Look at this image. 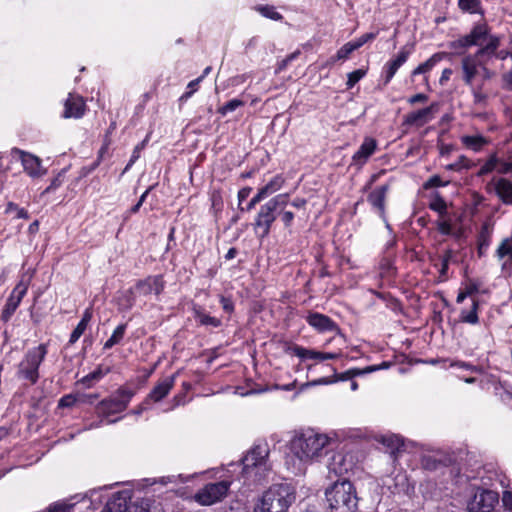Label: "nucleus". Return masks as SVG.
<instances>
[{
    "mask_svg": "<svg viewBox=\"0 0 512 512\" xmlns=\"http://www.w3.org/2000/svg\"><path fill=\"white\" fill-rule=\"evenodd\" d=\"M329 443L330 439L327 435L307 430L296 434L291 439L290 451L300 461L308 462L322 456Z\"/></svg>",
    "mask_w": 512,
    "mask_h": 512,
    "instance_id": "1",
    "label": "nucleus"
},
{
    "mask_svg": "<svg viewBox=\"0 0 512 512\" xmlns=\"http://www.w3.org/2000/svg\"><path fill=\"white\" fill-rule=\"evenodd\" d=\"M468 159L465 156H460L455 163L446 166L447 170L459 171L463 168H468Z\"/></svg>",
    "mask_w": 512,
    "mask_h": 512,
    "instance_id": "51",
    "label": "nucleus"
},
{
    "mask_svg": "<svg viewBox=\"0 0 512 512\" xmlns=\"http://www.w3.org/2000/svg\"><path fill=\"white\" fill-rule=\"evenodd\" d=\"M461 143L468 149L479 152L484 146L490 143V140L480 134L464 135L461 137Z\"/></svg>",
    "mask_w": 512,
    "mask_h": 512,
    "instance_id": "25",
    "label": "nucleus"
},
{
    "mask_svg": "<svg viewBox=\"0 0 512 512\" xmlns=\"http://www.w3.org/2000/svg\"><path fill=\"white\" fill-rule=\"evenodd\" d=\"M330 473H334L337 476H342L351 469V464L346 463V458L342 454H336L332 457L331 462L328 465Z\"/></svg>",
    "mask_w": 512,
    "mask_h": 512,
    "instance_id": "26",
    "label": "nucleus"
},
{
    "mask_svg": "<svg viewBox=\"0 0 512 512\" xmlns=\"http://www.w3.org/2000/svg\"><path fill=\"white\" fill-rule=\"evenodd\" d=\"M289 194H278L261 205L255 217L254 230L261 237L265 238L269 235L272 224L281 212L288 206Z\"/></svg>",
    "mask_w": 512,
    "mask_h": 512,
    "instance_id": "4",
    "label": "nucleus"
},
{
    "mask_svg": "<svg viewBox=\"0 0 512 512\" xmlns=\"http://www.w3.org/2000/svg\"><path fill=\"white\" fill-rule=\"evenodd\" d=\"M194 318L203 326L219 327L221 325L220 319L206 314L201 308H194Z\"/></svg>",
    "mask_w": 512,
    "mask_h": 512,
    "instance_id": "31",
    "label": "nucleus"
},
{
    "mask_svg": "<svg viewBox=\"0 0 512 512\" xmlns=\"http://www.w3.org/2000/svg\"><path fill=\"white\" fill-rule=\"evenodd\" d=\"M244 104L245 102L240 99H232L223 106L219 107L218 113L225 116L226 114L235 111L237 108L242 107Z\"/></svg>",
    "mask_w": 512,
    "mask_h": 512,
    "instance_id": "43",
    "label": "nucleus"
},
{
    "mask_svg": "<svg viewBox=\"0 0 512 512\" xmlns=\"http://www.w3.org/2000/svg\"><path fill=\"white\" fill-rule=\"evenodd\" d=\"M499 501L497 492L488 489H477L468 503L470 512H491Z\"/></svg>",
    "mask_w": 512,
    "mask_h": 512,
    "instance_id": "10",
    "label": "nucleus"
},
{
    "mask_svg": "<svg viewBox=\"0 0 512 512\" xmlns=\"http://www.w3.org/2000/svg\"><path fill=\"white\" fill-rule=\"evenodd\" d=\"M47 353L48 345L45 343L28 349L17 366V378L25 380L31 385L36 384L40 378V365L44 361Z\"/></svg>",
    "mask_w": 512,
    "mask_h": 512,
    "instance_id": "5",
    "label": "nucleus"
},
{
    "mask_svg": "<svg viewBox=\"0 0 512 512\" xmlns=\"http://www.w3.org/2000/svg\"><path fill=\"white\" fill-rule=\"evenodd\" d=\"M498 163H500V159L498 158L497 154L494 153L490 155L485 164L480 168L478 176H484L488 173H491L496 168Z\"/></svg>",
    "mask_w": 512,
    "mask_h": 512,
    "instance_id": "41",
    "label": "nucleus"
},
{
    "mask_svg": "<svg viewBox=\"0 0 512 512\" xmlns=\"http://www.w3.org/2000/svg\"><path fill=\"white\" fill-rule=\"evenodd\" d=\"M11 154L21 161L24 171L31 177H39L45 173L41 166V160L37 156L18 148H13Z\"/></svg>",
    "mask_w": 512,
    "mask_h": 512,
    "instance_id": "12",
    "label": "nucleus"
},
{
    "mask_svg": "<svg viewBox=\"0 0 512 512\" xmlns=\"http://www.w3.org/2000/svg\"><path fill=\"white\" fill-rule=\"evenodd\" d=\"M269 454L270 448L267 442H256L242 459L244 472L250 474L255 471V477L258 480L264 478L272 469Z\"/></svg>",
    "mask_w": 512,
    "mask_h": 512,
    "instance_id": "6",
    "label": "nucleus"
},
{
    "mask_svg": "<svg viewBox=\"0 0 512 512\" xmlns=\"http://www.w3.org/2000/svg\"><path fill=\"white\" fill-rule=\"evenodd\" d=\"M220 303L222 305V308L225 312L231 313L234 309L233 303L230 299L222 296L220 299Z\"/></svg>",
    "mask_w": 512,
    "mask_h": 512,
    "instance_id": "62",
    "label": "nucleus"
},
{
    "mask_svg": "<svg viewBox=\"0 0 512 512\" xmlns=\"http://www.w3.org/2000/svg\"><path fill=\"white\" fill-rule=\"evenodd\" d=\"M429 208L437 212L441 218L447 216V204L438 192L434 194L432 201L429 203Z\"/></svg>",
    "mask_w": 512,
    "mask_h": 512,
    "instance_id": "33",
    "label": "nucleus"
},
{
    "mask_svg": "<svg viewBox=\"0 0 512 512\" xmlns=\"http://www.w3.org/2000/svg\"><path fill=\"white\" fill-rule=\"evenodd\" d=\"M449 184L448 181H442L438 175L430 177L424 184L423 188L428 190L434 187H445Z\"/></svg>",
    "mask_w": 512,
    "mask_h": 512,
    "instance_id": "48",
    "label": "nucleus"
},
{
    "mask_svg": "<svg viewBox=\"0 0 512 512\" xmlns=\"http://www.w3.org/2000/svg\"><path fill=\"white\" fill-rule=\"evenodd\" d=\"M382 443L391 449V452L399 451V449L403 446V440L397 435H389L384 436L382 438Z\"/></svg>",
    "mask_w": 512,
    "mask_h": 512,
    "instance_id": "40",
    "label": "nucleus"
},
{
    "mask_svg": "<svg viewBox=\"0 0 512 512\" xmlns=\"http://www.w3.org/2000/svg\"><path fill=\"white\" fill-rule=\"evenodd\" d=\"M357 50L355 45L350 41L346 44H344L336 53L334 57L331 58L330 62L334 63L336 60H346L349 55Z\"/></svg>",
    "mask_w": 512,
    "mask_h": 512,
    "instance_id": "39",
    "label": "nucleus"
},
{
    "mask_svg": "<svg viewBox=\"0 0 512 512\" xmlns=\"http://www.w3.org/2000/svg\"><path fill=\"white\" fill-rule=\"evenodd\" d=\"M366 74V71L363 70V69H357V70H354L350 73H348L347 77V82H346V85H347V88L350 89L352 87H354V85L359 82Z\"/></svg>",
    "mask_w": 512,
    "mask_h": 512,
    "instance_id": "44",
    "label": "nucleus"
},
{
    "mask_svg": "<svg viewBox=\"0 0 512 512\" xmlns=\"http://www.w3.org/2000/svg\"><path fill=\"white\" fill-rule=\"evenodd\" d=\"M437 229L443 235H450L452 233V225L449 220L442 218L437 222Z\"/></svg>",
    "mask_w": 512,
    "mask_h": 512,
    "instance_id": "52",
    "label": "nucleus"
},
{
    "mask_svg": "<svg viewBox=\"0 0 512 512\" xmlns=\"http://www.w3.org/2000/svg\"><path fill=\"white\" fill-rule=\"evenodd\" d=\"M500 46V38L495 35L489 36L488 42L480 48L476 53L484 59H488L490 63L493 58V53L498 50Z\"/></svg>",
    "mask_w": 512,
    "mask_h": 512,
    "instance_id": "28",
    "label": "nucleus"
},
{
    "mask_svg": "<svg viewBox=\"0 0 512 512\" xmlns=\"http://www.w3.org/2000/svg\"><path fill=\"white\" fill-rule=\"evenodd\" d=\"M278 216L280 217L281 221L283 222L286 228L292 225V222L295 217L294 213L290 210H286V208L283 209L281 212H278Z\"/></svg>",
    "mask_w": 512,
    "mask_h": 512,
    "instance_id": "50",
    "label": "nucleus"
},
{
    "mask_svg": "<svg viewBox=\"0 0 512 512\" xmlns=\"http://www.w3.org/2000/svg\"><path fill=\"white\" fill-rule=\"evenodd\" d=\"M376 36H377V33L369 32V33H365V34L361 35L359 38H357L351 42L353 43V45H355L356 49H358L361 46H363L364 44H366L367 42L374 40L376 38Z\"/></svg>",
    "mask_w": 512,
    "mask_h": 512,
    "instance_id": "49",
    "label": "nucleus"
},
{
    "mask_svg": "<svg viewBox=\"0 0 512 512\" xmlns=\"http://www.w3.org/2000/svg\"><path fill=\"white\" fill-rule=\"evenodd\" d=\"M295 501V490L287 483L272 485L264 492L255 512H287Z\"/></svg>",
    "mask_w": 512,
    "mask_h": 512,
    "instance_id": "2",
    "label": "nucleus"
},
{
    "mask_svg": "<svg viewBox=\"0 0 512 512\" xmlns=\"http://www.w3.org/2000/svg\"><path fill=\"white\" fill-rule=\"evenodd\" d=\"M502 502L506 512H512V492L505 491L503 493Z\"/></svg>",
    "mask_w": 512,
    "mask_h": 512,
    "instance_id": "60",
    "label": "nucleus"
},
{
    "mask_svg": "<svg viewBox=\"0 0 512 512\" xmlns=\"http://www.w3.org/2000/svg\"><path fill=\"white\" fill-rule=\"evenodd\" d=\"M388 189V185H382L375 188L368 196V201L378 210L380 216L384 215L385 199Z\"/></svg>",
    "mask_w": 512,
    "mask_h": 512,
    "instance_id": "22",
    "label": "nucleus"
},
{
    "mask_svg": "<svg viewBox=\"0 0 512 512\" xmlns=\"http://www.w3.org/2000/svg\"><path fill=\"white\" fill-rule=\"evenodd\" d=\"M126 331V324H121L116 327L111 337L104 343V349H111L114 345L120 343Z\"/></svg>",
    "mask_w": 512,
    "mask_h": 512,
    "instance_id": "35",
    "label": "nucleus"
},
{
    "mask_svg": "<svg viewBox=\"0 0 512 512\" xmlns=\"http://www.w3.org/2000/svg\"><path fill=\"white\" fill-rule=\"evenodd\" d=\"M490 232L484 227L478 237V254L482 256L490 245Z\"/></svg>",
    "mask_w": 512,
    "mask_h": 512,
    "instance_id": "38",
    "label": "nucleus"
},
{
    "mask_svg": "<svg viewBox=\"0 0 512 512\" xmlns=\"http://www.w3.org/2000/svg\"><path fill=\"white\" fill-rule=\"evenodd\" d=\"M443 58L442 53H435L433 54L429 59H427L425 62L421 63L419 66H417L411 73V76L414 77L416 75L420 74H426L430 72L433 67L441 61Z\"/></svg>",
    "mask_w": 512,
    "mask_h": 512,
    "instance_id": "29",
    "label": "nucleus"
},
{
    "mask_svg": "<svg viewBox=\"0 0 512 512\" xmlns=\"http://www.w3.org/2000/svg\"><path fill=\"white\" fill-rule=\"evenodd\" d=\"M110 369H104L101 365L98 366L94 371L84 376L80 383H82L86 388H91L94 383L100 381L107 373H109Z\"/></svg>",
    "mask_w": 512,
    "mask_h": 512,
    "instance_id": "30",
    "label": "nucleus"
},
{
    "mask_svg": "<svg viewBox=\"0 0 512 512\" xmlns=\"http://www.w3.org/2000/svg\"><path fill=\"white\" fill-rule=\"evenodd\" d=\"M255 9L262 16L269 18L271 20L280 21L283 19V16L279 12H277L273 6L258 5Z\"/></svg>",
    "mask_w": 512,
    "mask_h": 512,
    "instance_id": "36",
    "label": "nucleus"
},
{
    "mask_svg": "<svg viewBox=\"0 0 512 512\" xmlns=\"http://www.w3.org/2000/svg\"><path fill=\"white\" fill-rule=\"evenodd\" d=\"M64 107V118H81L85 113L86 105L83 97L70 93Z\"/></svg>",
    "mask_w": 512,
    "mask_h": 512,
    "instance_id": "16",
    "label": "nucleus"
},
{
    "mask_svg": "<svg viewBox=\"0 0 512 512\" xmlns=\"http://www.w3.org/2000/svg\"><path fill=\"white\" fill-rule=\"evenodd\" d=\"M138 294L134 288H130L123 292L122 297L119 300V304L123 306L125 309H130L134 305L135 296Z\"/></svg>",
    "mask_w": 512,
    "mask_h": 512,
    "instance_id": "42",
    "label": "nucleus"
},
{
    "mask_svg": "<svg viewBox=\"0 0 512 512\" xmlns=\"http://www.w3.org/2000/svg\"><path fill=\"white\" fill-rule=\"evenodd\" d=\"M411 51L406 47L401 48L395 58L389 60L383 67L384 83L388 84L398 69L408 60Z\"/></svg>",
    "mask_w": 512,
    "mask_h": 512,
    "instance_id": "14",
    "label": "nucleus"
},
{
    "mask_svg": "<svg viewBox=\"0 0 512 512\" xmlns=\"http://www.w3.org/2000/svg\"><path fill=\"white\" fill-rule=\"evenodd\" d=\"M458 7L461 11L476 14L481 12V0H458Z\"/></svg>",
    "mask_w": 512,
    "mask_h": 512,
    "instance_id": "34",
    "label": "nucleus"
},
{
    "mask_svg": "<svg viewBox=\"0 0 512 512\" xmlns=\"http://www.w3.org/2000/svg\"><path fill=\"white\" fill-rule=\"evenodd\" d=\"M75 503L57 501L49 505L43 512H73Z\"/></svg>",
    "mask_w": 512,
    "mask_h": 512,
    "instance_id": "37",
    "label": "nucleus"
},
{
    "mask_svg": "<svg viewBox=\"0 0 512 512\" xmlns=\"http://www.w3.org/2000/svg\"><path fill=\"white\" fill-rule=\"evenodd\" d=\"M15 212L16 213V218H23V219H28L29 218V214L28 212L23 209V208H19L17 204L13 203V202H9L6 206V209H5V213L6 214H11Z\"/></svg>",
    "mask_w": 512,
    "mask_h": 512,
    "instance_id": "47",
    "label": "nucleus"
},
{
    "mask_svg": "<svg viewBox=\"0 0 512 512\" xmlns=\"http://www.w3.org/2000/svg\"><path fill=\"white\" fill-rule=\"evenodd\" d=\"M496 257L499 260H504L502 263V270H506L512 264V240L505 238L501 241L496 249Z\"/></svg>",
    "mask_w": 512,
    "mask_h": 512,
    "instance_id": "23",
    "label": "nucleus"
},
{
    "mask_svg": "<svg viewBox=\"0 0 512 512\" xmlns=\"http://www.w3.org/2000/svg\"><path fill=\"white\" fill-rule=\"evenodd\" d=\"M469 34L475 40L477 45H481V40H483L487 35V27L485 25H477Z\"/></svg>",
    "mask_w": 512,
    "mask_h": 512,
    "instance_id": "46",
    "label": "nucleus"
},
{
    "mask_svg": "<svg viewBox=\"0 0 512 512\" xmlns=\"http://www.w3.org/2000/svg\"><path fill=\"white\" fill-rule=\"evenodd\" d=\"M325 495L330 512H356L358 498L350 481H336Z\"/></svg>",
    "mask_w": 512,
    "mask_h": 512,
    "instance_id": "3",
    "label": "nucleus"
},
{
    "mask_svg": "<svg viewBox=\"0 0 512 512\" xmlns=\"http://www.w3.org/2000/svg\"><path fill=\"white\" fill-rule=\"evenodd\" d=\"M134 392L126 388H119L109 398L103 399L96 406L97 414L102 418H108L111 415L123 412L132 397Z\"/></svg>",
    "mask_w": 512,
    "mask_h": 512,
    "instance_id": "8",
    "label": "nucleus"
},
{
    "mask_svg": "<svg viewBox=\"0 0 512 512\" xmlns=\"http://www.w3.org/2000/svg\"><path fill=\"white\" fill-rule=\"evenodd\" d=\"M77 399L72 394L64 395L60 398L58 406L61 408L72 407L76 403Z\"/></svg>",
    "mask_w": 512,
    "mask_h": 512,
    "instance_id": "56",
    "label": "nucleus"
},
{
    "mask_svg": "<svg viewBox=\"0 0 512 512\" xmlns=\"http://www.w3.org/2000/svg\"><path fill=\"white\" fill-rule=\"evenodd\" d=\"M427 100H428V96L426 94L418 93V94H415V95L411 96L408 99V102L410 104H416V103H424Z\"/></svg>",
    "mask_w": 512,
    "mask_h": 512,
    "instance_id": "61",
    "label": "nucleus"
},
{
    "mask_svg": "<svg viewBox=\"0 0 512 512\" xmlns=\"http://www.w3.org/2000/svg\"><path fill=\"white\" fill-rule=\"evenodd\" d=\"M496 194L505 204H512V182L506 178H499L494 182Z\"/></svg>",
    "mask_w": 512,
    "mask_h": 512,
    "instance_id": "24",
    "label": "nucleus"
},
{
    "mask_svg": "<svg viewBox=\"0 0 512 512\" xmlns=\"http://www.w3.org/2000/svg\"><path fill=\"white\" fill-rule=\"evenodd\" d=\"M289 204L296 209H303V208H305L307 201L304 198L298 197V198H295L294 200H292L291 202L289 201L288 205Z\"/></svg>",
    "mask_w": 512,
    "mask_h": 512,
    "instance_id": "63",
    "label": "nucleus"
},
{
    "mask_svg": "<svg viewBox=\"0 0 512 512\" xmlns=\"http://www.w3.org/2000/svg\"><path fill=\"white\" fill-rule=\"evenodd\" d=\"M283 184H284V179L280 175H276L267 183V186L270 188V190L274 191V193H275L281 189Z\"/></svg>",
    "mask_w": 512,
    "mask_h": 512,
    "instance_id": "53",
    "label": "nucleus"
},
{
    "mask_svg": "<svg viewBox=\"0 0 512 512\" xmlns=\"http://www.w3.org/2000/svg\"><path fill=\"white\" fill-rule=\"evenodd\" d=\"M499 168L498 172L500 174H508L512 172V155L508 158L507 161L500 160V163H498Z\"/></svg>",
    "mask_w": 512,
    "mask_h": 512,
    "instance_id": "57",
    "label": "nucleus"
},
{
    "mask_svg": "<svg viewBox=\"0 0 512 512\" xmlns=\"http://www.w3.org/2000/svg\"><path fill=\"white\" fill-rule=\"evenodd\" d=\"M63 183V172L59 173L50 183V185L43 191V194L50 193L57 189Z\"/></svg>",
    "mask_w": 512,
    "mask_h": 512,
    "instance_id": "54",
    "label": "nucleus"
},
{
    "mask_svg": "<svg viewBox=\"0 0 512 512\" xmlns=\"http://www.w3.org/2000/svg\"><path fill=\"white\" fill-rule=\"evenodd\" d=\"M305 319L311 327L320 333L338 330L337 324L324 314L309 312Z\"/></svg>",
    "mask_w": 512,
    "mask_h": 512,
    "instance_id": "15",
    "label": "nucleus"
},
{
    "mask_svg": "<svg viewBox=\"0 0 512 512\" xmlns=\"http://www.w3.org/2000/svg\"><path fill=\"white\" fill-rule=\"evenodd\" d=\"M377 147L376 140L373 138H365L359 149L352 157L353 164L357 166L364 165L369 157L375 152Z\"/></svg>",
    "mask_w": 512,
    "mask_h": 512,
    "instance_id": "20",
    "label": "nucleus"
},
{
    "mask_svg": "<svg viewBox=\"0 0 512 512\" xmlns=\"http://www.w3.org/2000/svg\"><path fill=\"white\" fill-rule=\"evenodd\" d=\"M293 353L301 360H316L325 361L333 360L340 357V353L320 352L312 349H307L302 346H294Z\"/></svg>",
    "mask_w": 512,
    "mask_h": 512,
    "instance_id": "18",
    "label": "nucleus"
},
{
    "mask_svg": "<svg viewBox=\"0 0 512 512\" xmlns=\"http://www.w3.org/2000/svg\"><path fill=\"white\" fill-rule=\"evenodd\" d=\"M262 200L264 199L257 193L247 204L245 210L251 211L256 206V204L260 203ZM241 210H244V208H241Z\"/></svg>",
    "mask_w": 512,
    "mask_h": 512,
    "instance_id": "64",
    "label": "nucleus"
},
{
    "mask_svg": "<svg viewBox=\"0 0 512 512\" xmlns=\"http://www.w3.org/2000/svg\"><path fill=\"white\" fill-rule=\"evenodd\" d=\"M230 484L231 483L226 480L217 483H209L195 494L194 499L200 505H212L221 501L227 495Z\"/></svg>",
    "mask_w": 512,
    "mask_h": 512,
    "instance_id": "9",
    "label": "nucleus"
},
{
    "mask_svg": "<svg viewBox=\"0 0 512 512\" xmlns=\"http://www.w3.org/2000/svg\"><path fill=\"white\" fill-rule=\"evenodd\" d=\"M478 310H479V300L476 298H472L471 308L461 310L460 320L463 323H468L471 325L478 324L479 323Z\"/></svg>",
    "mask_w": 512,
    "mask_h": 512,
    "instance_id": "27",
    "label": "nucleus"
},
{
    "mask_svg": "<svg viewBox=\"0 0 512 512\" xmlns=\"http://www.w3.org/2000/svg\"><path fill=\"white\" fill-rule=\"evenodd\" d=\"M473 45H477V44L475 43V40L471 37L470 34L459 38L458 40L452 42V44H451L452 48H454V49H460V48L465 49V48L471 47Z\"/></svg>",
    "mask_w": 512,
    "mask_h": 512,
    "instance_id": "45",
    "label": "nucleus"
},
{
    "mask_svg": "<svg viewBox=\"0 0 512 512\" xmlns=\"http://www.w3.org/2000/svg\"><path fill=\"white\" fill-rule=\"evenodd\" d=\"M438 109L436 103H432L430 106L420 109L415 112H411L406 115L405 123L408 125H414L421 127L433 119V112Z\"/></svg>",
    "mask_w": 512,
    "mask_h": 512,
    "instance_id": "17",
    "label": "nucleus"
},
{
    "mask_svg": "<svg viewBox=\"0 0 512 512\" xmlns=\"http://www.w3.org/2000/svg\"><path fill=\"white\" fill-rule=\"evenodd\" d=\"M176 375L161 379L147 396V400L159 402L165 398L174 386Z\"/></svg>",
    "mask_w": 512,
    "mask_h": 512,
    "instance_id": "19",
    "label": "nucleus"
},
{
    "mask_svg": "<svg viewBox=\"0 0 512 512\" xmlns=\"http://www.w3.org/2000/svg\"><path fill=\"white\" fill-rule=\"evenodd\" d=\"M473 96V103L478 106H485L488 100V94L484 91V82L470 86Z\"/></svg>",
    "mask_w": 512,
    "mask_h": 512,
    "instance_id": "32",
    "label": "nucleus"
},
{
    "mask_svg": "<svg viewBox=\"0 0 512 512\" xmlns=\"http://www.w3.org/2000/svg\"><path fill=\"white\" fill-rule=\"evenodd\" d=\"M165 287V282L161 275L149 276L140 280L135 285V290L139 295L147 296L152 293L159 295Z\"/></svg>",
    "mask_w": 512,
    "mask_h": 512,
    "instance_id": "13",
    "label": "nucleus"
},
{
    "mask_svg": "<svg viewBox=\"0 0 512 512\" xmlns=\"http://www.w3.org/2000/svg\"><path fill=\"white\" fill-rule=\"evenodd\" d=\"M130 499L128 491H120L113 495L101 512H124L127 507V500Z\"/></svg>",
    "mask_w": 512,
    "mask_h": 512,
    "instance_id": "21",
    "label": "nucleus"
},
{
    "mask_svg": "<svg viewBox=\"0 0 512 512\" xmlns=\"http://www.w3.org/2000/svg\"><path fill=\"white\" fill-rule=\"evenodd\" d=\"M178 479L181 482H186V481H188L189 477H183L182 475H178V476L172 475V476L161 477V478H159L158 482L163 485H166L168 483H176Z\"/></svg>",
    "mask_w": 512,
    "mask_h": 512,
    "instance_id": "59",
    "label": "nucleus"
},
{
    "mask_svg": "<svg viewBox=\"0 0 512 512\" xmlns=\"http://www.w3.org/2000/svg\"><path fill=\"white\" fill-rule=\"evenodd\" d=\"M488 59L478 56L477 53L467 55L461 60L462 80L467 86L477 85L475 83L476 77L481 78V82L495 77L496 73L489 68Z\"/></svg>",
    "mask_w": 512,
    "mask_h": 512,
    "instance_id": "7",
    "label": "nucleus"
},
{
    "mask_svg": "<svg viewBox=\"0 0 512 512\" xmlns=\"http://www.w3.org/2000/svg\"><path fill=\"white\" fill-rule=\"evenodd\" d=\"M29 287V280L24 281L21 280L12 290L10 296L8 297L6 304L3 308L1 319L4 322H8L18 306L20 305L22 299L26 295Z\"/></svg>",
    "mask_w": 512,
    "mask_h": 512,
    "instance_id": "11",
    "label": "nucleus"
},
{
    "mask_svg": "<svg viewBox=\"0 0 512 512\" xmlns=\"http://www.w3.org/2000/svg\"><path fill=\"white\" fill-rule=\"evenodd\" d=\"M144 146H145V141L141 142L134 148L131 158L129 160V163L127 164L125 170H128L136 162V160L140 157V152L144 148Z\"/></svg>",
    "mask_w": 512,
    "mask_h": 512,
    "instance_id": "55",
    "label": "nucleus"
},
{
    "mask_svg": "<svg viewBox=\"0 0 512 512\" xmlns=\"http://www.w3.org/2000/svg\"><path fill=\"white\" fill-rule=\"evenodd\" d=\"M85 330H86V328L82 324L78 323V325L76 326V328L72 331V333L70 335L69 343L74 344L75 342H77Z\"/></svg>",
    "mask_w": 512,
    "mask_h": 512,
    "instance_id": "58",
    "label": "nucleus"
}]
</instances>
